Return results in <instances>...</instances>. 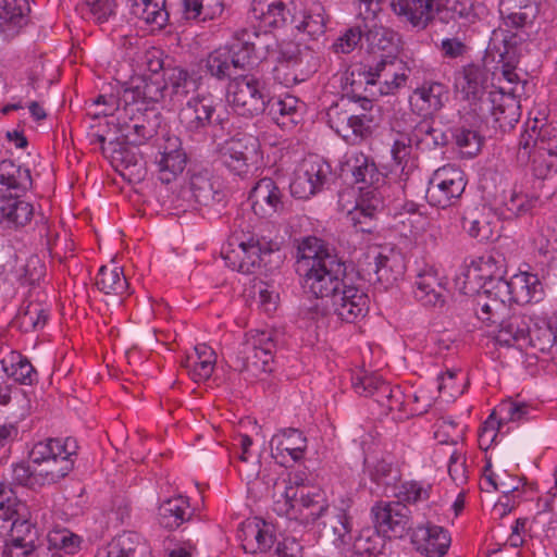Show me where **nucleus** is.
Returning <instances> with one entry per match:
<instances>
[{
  "instance_id": "nucleus-1",
  "label": "nucleus",
  "mask_w": 557,
  "mask_h": 557,
  "mask_svg": "<svg viewBox=\"0 0 557 557\" xmlns=\"http://www.w3.org/2000/svg\"><path fill=\"white\" fill-rule=\"evenodd\" d=\"M298 261L305 268L304 288L317 298H333L345 282V264L322 248L318 238H307L299 247Z\"/></svg>"
},
{
  "instance_id": "nucleus-2",
  "label": "nucleus",
  "mask_w": 557,
  "mask_h": 557,
  "mask_svg": "<svg viewBox=\"0 0 557 557\" xmlns=\"http://www.w3.org/2000/svg\"><path fill=\"white\" fill-rule=\"evenodd\" d=\"M283 491L275 494L274 510L280 516L300 521L304 524L320 522L330 505L322 492L305 485L299 474L284 481Z\"/></svg>"
},
{
  "instance_id": "nucleus-3",
  "label": "nucleus",
  "mask_w": 557,
  "mask_h": 557,
  "mask_svg": "<svg viewBox=\"0 0 557 557\" xmlns=\"http://www.w3.org/2000/svg\"><path fill=\"white\" fill-rule=\"evenodd\" d=\"M358 101L361 102V112H359L357 101L349 98L341 99L326 111L330 127L351 145L361 144L373 134L377 126L372 101L366 97L358 98Z\"/></svg>"
},
{
  "instance_id": "nucleus-4",
  "label": "nucleus",
  "mask_w": 557,
  "mask_h": 557,
  "mask_svg": "<svg viewBox=\"0 0 557 557\" xmlns=\"http://www.w3.org/2000/svg\"><path fill=\"white\" fill-rule=\"evenodd\" d=\"M550 336L549 323L535 322L529 315L512 313L499 321L495 338L499 345L513 346L536 356L537 350L549 345Z\"/></svg>"
},
{
  "instance_id": "nucleus-5",
  "label": "nucleus",
  "mask_w": 557,
  "mask_h": 557,
  "mask_svg": "<svg viewBox=\"0 0 557 557\" xmlns=\"http://www.w3.org/2000/svg\"><path fill=\"white\" fill-rule=\"evenodd\" d=\"M29 460L34 463L35 482L39 483V486L58 482L74 467L67 443L58 438L37 443L29 453Z\"/></svg>"
},
{
  "instance_id": "nucleus-6",
  "label": "nucleus",
  "mask_w": 557,
  "mask_h": 557,
  "mask_svg": "<svg viewBox=\"0 0 557 557\" xmlns=\"http://www.w3.org/2000/svg\"><path fill=\"white\" fill-rule=\"evenodd\" d=\"M8 486L0 483V520L12 521L11 540L4 546L3 555L7 557H26L35 549V531L23 515L26 510L24 504L15 498L7 497Z\"/></svg>"
},
{
  "instance_id": "nucleus-7",
  "label": "nucleus",
  "mask_w": 557,
  "mask_h": 557,
  "mask_svg": "<svg viewBox=\"0 0 557 557\" xmlns=\"http://www.w3.org/2000/svg\"><path fill=\"white\" fill-rule=\"evenodd\" d=\"M253 52L255 44L250 40V33L243 30L236 42L220 47L208 55L206 69L218 79L234 77L237 70H245L252 63Z\"/></svg>"
},
{
  "instance_id": "nucleus-8",
  "label": "nucleus",
  "mask_w": 557,
  "mask_h": 557,
  "mask_svg": "<svg viewBox=\"0 0 557 557\" xmlns=\"http://www.w3.org/2000/svg\"><path fill=\"white\" fill-rule=\"evenodd\" d=\"M220 154L231 172L247 175L260 161L259 139L251 134L238 133L222 145Z\"/></svg>"
},
{
  "instance_id": "nucleus-9",
  "label": "nucleus",
  "mask_w": 557,
  "mask_h": 557,
  "mask_svg": "<svg viewBox=\"0 0 557 557\" xmlns=\"http://www.w3.org/2000/svg\"><path fill=\"white\" fill-rule=\"evenodd\" d=\"M230 101L237 114L257 116L267 110L268 97L262 83L253 75L234 76L228 86Z\"/></svg>"
},
{
  "instance_id": "nucleus-10",
  "label": "nucleus",
  "mask_w": 557,
  "mask_h": 557,
  "mask_svg": "<svg viewBox=\"0 0 557 557\" xmlns=\"http://www.w3.org/2000/svg\"><path fill=\"white\" fill-rule=\"evenodd\" d=\"M466 185L462 170L454 165H445L433 173L426 189V200L437 208L445 209L454 206L465 191Z\"/></svg>"
},
{
  "instance_id": "nucleus-11",
  "label": "nucleus",
  "mask_w": 557,
  "mask_h": 557,
  "mask_svg": "<svg viewBox=\"0 0 557 557\" xmlns=\"http://www.w3.org/2000/svg\"><path fill=\"white\" fill-rule=\"evenodd\" d=\"M273 348L274 343L270 334L261 332L243 345L233 360V367L239 372L250 373L251 377L268 373L271 371L269 366L273 360Z\"/></svg>"
},
{
  "instance_id": "nucleus-12",
  "label": "nucleus",
  "mask_w": 557,
  "mask_h": 557,
  "mask_svg": "<svg viewBox=\"0 0 557 557\" xmlns=\"http://www.w3.org/2000/svg\"><path fill=\"white\" fill-rule=\"evenodd\" d=\"M126 117L120 122L124 139L132 145H143L152 138L160 126V119L154 109L126 103Z\"/></svg>"
},
{
  "instance_id": "nucleus-13",
  "label": "nucleus",
  "mask_w": 557,
  "mask_h": 557,
  "mask_svg": "<svg viewBox=\"0 0 557 557\" xmlns=\"http://www.w3.org/2000/svg\"><path fill=\"white\" fill-rule=\"evenodd\" d=\"M409 69L396 57L383 55L374 65L364 66L362 75L369 86H379L380 95H389L404 86Z\"/></svg>"
},
{
  "instance_id": "nucleus-14",
  "label": "nucleus",
  "mask_w": 557,
  "mask_h": 557,
  "mask_svg": "<svg viewBox=\"0 0 557 557\" xmlns=\"http://www.w3.org/2000/svg\"><path fill=\"white\" fill-rule=\"evenodd\" d=\"M215 111L212 99L196 95L181 108L178 121L187 133L202 134L213 124H221L222 120L215 116Z\"/></svg>"
},
{
  "instance_id": "nucleus-15",
  "label": "nucleus",
  "mask_w": 557,
  "mask_h": 557,
  "mask_svg": "<svg viewBox=\"0 0 557 557\" xmlns=\"http://www.w3.org/2000/svg\"><path fill=\"white\" fill-rule=\"evenodd\" d=\"M479 110L481 113H491L493 127L500 133L511 131L521 116L520 101L512 94L502 90L490 91Z\"/></svg>"
},
{
  "instance_id": "nucleus-16",
  "label": "nucleus",
  "mask_w": 557,
  "mask_h": 557,
  "mask_svg": "<svg viewBox=\"0 0 557 557\" xmlns=\"http://www.w3.org/2000/svg\"><path fill=\"white\" fill-rule=\"evenodd\" d=\"M331 173L330 165L319 158L305 159L295 172L290 193L298 199H308L321 190Z\"/></svg>"
},
{
  "instance_id": "nucleus-17",
  "label": "nucleus",
  "mask_w": 557,
  "mask_h": 557,
  "mask_svg": "<svg viewBox=\"0 0 557 557\" xmlns=\"http://www.w3.org/2000/svg\"><path fill=\"white\" fill-rule=\"evenodd\" d=\"M539 120L532 122V126L521 135L518 145L517 159L521 164H527L532 158V149L557 153V124H542Z\"/></svg>"
},
{
  "instance_id": "nucleus-18",
  "label": "nucleus",
  "mask_w": 557,
  "mask_h": 557,
  "mask_svg": "<svg viewBox=\"0 0 557 557\" xmlns=\"http://www.w3.org/2000/svg\"><path fill=\"white\" fill-rule=\"evenodd\" d=\"M375 530L384 535L401 537L410 528V510L399 502H380L372 507Z\"/></svg>"
},
{
  "instance_id": "nucleus-19",
  "label": "nucleus",
  "mask_w": 557,
  "mask_h": 557,
  "mask_svg": "<svg viewBox=\"0 0 557 557\" xmlns=\"http://www.w3.org/2000/svg\"><path fill=\"white\" fill-rule=\"evenodd\" d=\"M273 252L269 245L262 246L259 240L250 238L248 242L239 243L235 248L224 252V259L228 267L242 273H253L267 262Z\"/></svg>"
},
{
  "instance_id": "nucleus-20",
  "label": "nucleus",
  "mask_w": 557,
  "mask_h": 557,
  "mask_svg": "<svg viewBox=\"0 0 557 557\" xmlns=\"http://www.w3.org/2000/svg\"><path fill=\"white\" fill-rule=\"evenodd\" d=\"M334 313L345 322H354L366 315L369 309V297L360 288L348 285L345 281L331 299Z\"/></svg>"
},
{
  "instance_id": "nucleus-21",
  "label": "nucleus",
  "mask_w": 557,
  "mask_h": 557,
  "mask_svg": "<svg viewBox=\"0 0 557 557\" xmlns=\"http://www.w3.org/2000/svg\"><path fill=\"white\" fill-rule=\"evenodd\" d=\"M157 175L161 183L174 182L186 168L187 157L181 147L178 138H168L162 150L158 152L154 160Z\"/></svg>"
},
{
  "instance_id": "nucleus-22",
  "label": "nucleus",
  "mask_w": 557,
  "mask_h": 557,
  "mask_svg": "<svg viewBox=\"0 0 557 557\" xmlns=\"http://www.w3.org/2000/svg\"><path fill=\"white\" fill-rule=\"evenodd\" d=\"M253 212L261 218H270L284 209L283 194L276 183L269 177L261 178L249 194Z\"/></svg>"
},
{
  "instance_id": "nucleus-23",
  "label": "nucleus",
  "mask_w": 557,
  "mask_h": 557,
  "mask_svg": "<svg viewBox=\"0 0 557 557\" xmlns=\"http://www.w3.org/2000/svg\"><path fill=\"white\" fill-rule=\"evenodd\" d=\"M185 194H189L195 205L205 207L220 202L223 198L220 182L205 169L191 171L188 189L183 190Z\"/></svg>"
},
{
  "instance_id": "nucleus-24",
  "label": "nucleus",
  "mask_w": 557,
  "mask_h": 557,
  "mask_svg": "<svg viewBox=\"0 0 557 557\" xmlns=\"http://www.w3.org/2000/svg\"><path fill=\"white\" fill-rule=\"evenodd\" d=\"M164 79L168 97L173 102H183L198 95L201 77L182 67H169L164 70Z\"/></svg>"
},
{
  "instance_id": "nucleus-25",
  "label": "nucleus",
  "mask_w": 557,
  "mask_h": 557,
  "mask_svg": "<svg viewBox=\"0 0 557 557\" xmlns=\"http://www.w3.org/2000/svg\"><path fill=\"white\" fill-rule=\"evenodd\" d=\"M243 548L246 554H267L274 545L271 527L261 519L247 520L243 523Z\"/></svg>"
},
{
  "instance_id": "nucleus-26",
  "label": "nucleus",
  "mask_w": 557,
  "mask_h": 557,
  "mask_svg": "<svg viewBox=\"0 0 557 557\" xmlns=\"http://www.w3.org/2000/svg\"><path fill=\"white\" fill-rule=\"evenodd\" d=\"M417 553L423 555L436 554L443 557L451 543L450 534L440 525L419 528L411 540Z\"/></svg>"
},
{
  "instance_id": "nucleus-27",
  "label": "nucleus",
  "mask_w": 557,
  "mask_h": 557,
  "mask_svg": "<svg viewBox=\"0 0 557 557\" xmlns=\"http://www.w3.org/2000/svg\"><path fill=\"white\" fill-rule=\"evenodd\" d=\"M168 96L166 81L157 77L143 78L140 82L123 94L125 103H133L139 107H147L150 102H158Z\"/></svg>"
},
{
  "instance_id": "nucleus-28",
  "label": "nucleus",
  "mask_w": 557,
  "mask_h": 557,
  "mask_svg": "<svg viewBox=\"0 0 557 557\" xmlns=\"http://www.w3.org/2000/svg\"><path fill=\"white\" fill-rule=\"evenodd\" d=\"M497 294L508 295V300L517 304H529L536 293L539 280L535 275L529 273H519L509 281H499L496 284Z\"/></svg>"
},
{
  "instance_id": "nucleus-29",
  "label": "nucleus",
  "mask_w": 557,
  "mask_h": 557,
  "mask_svg": "<svg viewBox=\"0 0 557 557\" xmlns=\"http://www.w3.org/2000/svg\"><path fill=\"white\" fill-rule=\"evenodd\" d=\"M469 273H473L474 276L483 280V287L494 281L497 284L499 281H504L506 273L505 256L497 250L487 251L471 262Z\"/></svg>"
},
{
  "instance_id": "nucleus-30",
  "label": "nucleus",
  "mask_w": 557,
  "mask_h": 557,
  "mask_svg": "<svg viewBox=\"0 0 557 557\" xmlns=\"http://www.w3.org/2000/svg\"><path fill=\"white\" fill-rule=\"evenodd\" d=\"M434 0H393V11L413 27L424 29L433 18Z\"/></svg>"
},
{
  "instance_id": "nucleus-31",
  "label": "nucleus",
  "mask_w": 557,
  "mask_h": 557,
  "mask_svg": "<svg viewBox=\"0 0 557 557\" xmlns=\"http://www.w3.org/2000/svg\"><path fill=\"white\" fill-rule=\"evenodd\" d=\"M112 159L121 166L123 176H127L129 181H141L146 174L145 162L143 157L133 148L123 144L110 141Z\"/></svg>"
},
{
  "instance_id": "nucleus-32",
  "label": "nucleus",
  "mask_w": 557,
  "mask_h": 557,
  "mask_svg": "<svg viewBox=\"0 0 557 557\" xmlns=\"http://www.w3.org/2000/svg\"><path fill=\"white\" fill-rule=\"evenodd\" d=\"M215 362L216 355L213 349L206 344H198L194 348V354L187 355L182 366L188 370L195 382H199L212 375Z\"/></svg>"
},
{
  "instance_id": "nucleus-33",
  "label": "nucleus",
  "mask_w": 557,
  "mask_h": 557,
  "mask_svg": "<svg viewBox=\"0 0 557 557\" xmlns=\"http://www.w3.org/2000/svg\"><path fill=\"white\" fill-rule=\"evenodd\" d=\"M448 99L447 88L441 83H429L413 91L412 100L420 114L438 112Z\"/></svg>"
},
{
  "instance_id": "nucleus-34",
  "label": "nucleus",
  "mask_w": 557,
  "mask_h": 557,
  "mask_svg": "<svg viewBox=\"0 0 557 557\" xmlns=\"http://www.w3.org/2000/svg\"><path fill=\"white\" fill-rule=\"evenodd\" d=\"M485 75L480 66L469 64L462 69V71L456 77L455 86L458 91L463 95V98L470 101H482L484 91Z\"/></svg>"
},
{
  "instance_id": "nucleus-35",
  "label": "nucleus",
  "mask_w": 557,
  "mask_h": 557,
  "mask_svg": "<svg viewBox=\"0 0 557 557\" xmlns=\"http://www.w3.org/2000/svg\"><path fill=\"white\" fill-rule=\"evenodd\" d=\"M306 437L297 429H286L273 435L270 446L274 458L287 453L293 460H298L306 449Z\"/></svg>"
},
{
  "instance_id": "nucleus-36",
  "label": "nucleus",
  "mask_w": 557,
  "mask_h": 557,
  "mask_svg": "<svg viewBox=\"0 0 557 557\" xmlns=\"http://www.w3.org/2000/svg\"><path fill=\"white\" fill-rule=\"evenodd\" d=\"M146 541L135 532H124L114 537L108 545L107 557L146 556L150 554Z\"/></svg>"
},
{
  "instance_id": "nucleus-37",
  "label": "nucleus",
  "mask_w": 557,
  "mask_h": 557,
  "mask_svg": "<svg viewBox=\"0 0 557 557\" xmlns=\"http://www.w3.org/2000/svg\"><path fill=\"white\" fill-rule=\"evenodd\" d=\"M366 41L372 52L382 51L385 55L396 57L399 50V35L386 27L374 25L364 34Z\"/></svg>"
},
{
  "instance_id": "nucleus-38",
  "label": "nucleus",
  "mask_w": 557,
  "mask_h": 557,
  "mask_svg": "<svg viewBox=\"0 0 557 557\" xmlns=\"http://www.w3.org/2000/svg\"><path fill=\"white\" fill-rule=\"evenodd\" d=\"M502 13H507L506 24L513 27L525 26L535 18L537 13L533 0H502Z\"/></svg>"
},
{
  "instance_id": "nucleus-39",
  "label": "nucleus",
  "mask_w": 557,
  "mask_h": 557,
  "mask_svg": "<svg viewBox=\"0 0 557 557\" xmlns=\"http://www.w3.org/2000/svg\"><path fill=\"white\" fill-rule=\"evenodd\" d=\"M347 165L355 178V183L361 184L360 189L374 186L382 180L375 163L363 153L352 156L347 161Z\"/></svg>"
},
{
  "instance_id": "nucleus-40",
  "label": "nucleus",
  "mask_w": 557,
  "mask_h": 557,
  "mask_svg": "<svg viewBox=\"0 0 557 557\" xmlns=\"http://www.w3.org/2000/svg\"><path fill=\"white\" fill-rule=\"evenodd\" d=\"M251 11L268 26L278 27L285 24L289 10L281 0H253Z\"/></svg>"
},
{
  "instance_id": "nucleus-41",
  "label": "nucleus",
  "mask_w": 557,
  "mask_h": 557,
  "mask_svg": "<svg viewBox=\"0 0 557 557\" xmlns=\"http://www.w3.org/2000/svg\"><path fill=\"white\" fill-rule=\"evenodd\" d=\"M34 213L29 202L17 199V196L0 201V222H7L15 227L27 224Z\"/></svg>"
},
{
  "instance_id": "nucleus-42",
  "label": "nucleus",
  "mask_w": 557,
  "mask_h": 557,
  "mask_svg": "<svg viewBox=\"0 0 557 557\" xmlns=\"http://www.w3.org/2000/svg\"><path fill=\"white\" fill-rule=\"evenodd\" d=\"M165 2V0H134L133 14L160 29L169 20Z\"/></svg>"
},
{
  "instance_id": "nucleus-43",
  "label": "nucleus",
  "mask_w": 557,
  "mask_h": 557,
  "mask_svg": "<svg viewBox=\"0 0 557 557\" xmlns=\"http://www.w3.org/2000/svg\"><path fill=\"white\" fill-rule=\"evenodd\" d=\"M27 12L28 0H0V26L3 32H14L25 25Z\"/></svg>"
},
{
  "instance_id": "nucleus-44",
  "label": "nucleus",
  "mask_w": 557,
  "mask_h": 557,
  "mask_svg": "<svg viewBox=\"0 0 557 557\" xmlns=\"http://www.w3.org/2000/svg\"><path fill=\"white\" fill-rule=\"evenodd\" d=\"M0 362L4 373L16 382L25 385L34 383L36 370L21 354L10 351Z\"/></svg>"
},
{
  "instance_id": "nucleus-45",
  "label": "nucleus",
  "mask_w": 557,
  "mask_h": 557,
  "mask_svg": "<svg viewBox=\"0 0 557 557\" xmlns=\"http://www.w3.org/2000/svg\"><path fill=\"white\" fill-rule=\"evenodd\" d=\"M0 184L7 186L8 189L25 191L32 186V176L28 169L16 165L11 160L0 162Z\"/></svg>"
},
{
  "instance_id": "nucleus-46",
  "label": "nucleus",
  "mask_w": 557,
  "mask_h": 557,
  "mask_svg": "<svg viewBox=\"0 0 557 557\" xmlns=\"http://www.w3.org/2000/svg\"><path fill=\"white\" fill-rule=\"evenodd\" d=\"M298 106V99L290 95L271 97L267 101L265 112L276 124L286 125L288 122L295 123Z\"/></svg>"
},
{
  "instance_id": "nucleus-47",
  "label": "nucleus",
  "mask_w": 557,
  "mask_h": 557,
  "mask_svg": "<svg viewBox=\"0 0 557 557\" xmlns=\"http://www.w3.org/2000/svg\"><path fill=\"white\" fill-rule=\"evenodd\" d=\"M483 210H485L483 208ZM491 212H470L463 216V227L468 234L481 242L498 237L496 226L490 220Z\"/></svg>"
},
{
  "instance_id": "nucleus-48",
  "label": "nucleus",
  "mask_w": 557,
  "mask_h": 557,
  "mask_svg": "<svg viewBox=\"0 0 557 557\" xmlns=\"http://www.w3.org/2000/svg\"><path fill=\"white\" fill-rule=\"evenodd\" d=\"M304 55H296L280 63L275 67V78L285 86H292L304 82L314 70L311 66L302 69Z\"/></svg>"
},
{
  "instance_id": "nucleus-49",
  "label": "nucleus",
  "mask_w": 557,
  "mask_h": 557,
  "mask_svg": "<svg viewBox=\"0 0 557 557\" xmlns=\"http://www.w3.org/2000/svg\"><path fill=\"white\" fill-rule=\"evenodd\" d=\"M374 273L379 282L385 287L392 286L404 274V264L401 259L396 256H385L379 253L375 258Z\"/></svg>"
},
{
  "instance_id": "nucleus-50",
  "label": "nucleus",
  "mask_w": 557,
  "mask_h": 557,
  "mask_svg": "<svg viewBox=\"0 0 557 557\" xmlns=\"http://www.w3.org/2000/svg\"><path fill=\"white\" fill-rule=\"evenodd\" d=\"M96 285L99 290L107 295H121L128 288L123 270L117 265L113 268L102 265L96 277Z\"/></svg>"
},
{
  "instance_id": "nucleus-51",
  "label": "nucleus",
  "mask_w": 557,
  "mask_h": 557,
  "mask_svg": "<svg viewBox=\"0 0 557 557\" xmlns=\"http://www.w3.org/2000/svg\"><path fill=\"white\" fill-rule=\"evenodd\" d=\"M497 293L494 297L491 295V290L485 288L484 296L480 295L478 300L476 310L478 318L483 322L491 324H498L504 318V313L507 310L505 299H498Z\"/></svg>"
},
{
  "instance_id": "nucleus-52",
  "label": "nucleus",
  "mask_w": 557,
  "mask_h": 557,
  "mask_svg": "<svg viewBox=\"0 0 557 557\" xmlns=\"http://www.w3.org/2000/svg\"><path fill=\"white\" fill-rule=\"evenodd\" d=\"M326 535L331 533L335 536L334 543L344 542L345 536L349 533V520L344 509L337 507H329L327 513L321 519Z\"/></svg>"
},
{
  "instance_id": "nucleus-53",
  "label": "nucleus",
  "mask_w": 557,
  "mask_h": 557,
  "mask_svg": "<svg viewBox=\"0 0 557 557\" xmlns=\"http://www.w3.org/2000/svg\"><path fill=\"white\" fill-rule=\"evenodd\" d=\"M387 542L385 535L377 530L370 532L363 531L356 540L354 548L357 555H368L377 557L386 554Z\"/></svg>"
},
{
  "instance_id": "nucleus-54",
  "label": "nucleus",
  "mask_w": 557,
  "mask_h": 557,
  "mask_svg": "<svg viewBox=\"0 0 557 557\" xmlns=\"http://www.w3.org/2000/svg\"><path fill=\"white\" fill-rule=\"evenodd\" d=\"M325 28V9L321 2H312L304 15L299 29H302L311 37H319L324 34Z\"/></svg>"
},
{
  "instance_id": "nucleus-55",
  "label": "nucleus",
  "mask_w": 557,
  "mask_h": 557,
  "mask_svg": "<svg viewBox=\"0 0 557 557\" xmlns=\"http://www.w3.org/2000/svg\"><path fill=\"white\" fill-rule=\"evenodd\" d=\"M502 42L504 44V50H499V63H502L503 76L509 83H517L519 81L518 74L515 69L518 64V55L516 50V35L515 36H503Z\"/></svg>"
},
{
  "instance_id": "nucleus-56",
  "label": "nucleus",
  "mask_w": 557,
  "mask_h": 557,
  "mask_svg": "<svg viewBox=\"0 0 557 557\" xmlns=\"http://www.w3.org/2000/svg\"><path fill=\"white\" fill-rule=\"evenodd\" d=\"M48 543L50 548L75 555L81 548L82 539L67 529H57L48 533Z\"/></svg>"
},
{
  "instance_id": "nucleus-57",
  "label": "nucleus",
  "mask_w": 557,
  "mask_h": 557,
  "mask_svg": "<svg viewBox=\"0 0 557 557\" xmlns=\"http://www.w3.org/2000/svg\"><path fill=\"white\" fill-rule=\"evenodd\" d=\"M533 173L540 180H550L557 174V153L532 149Z\"/></svg>"
},
{
  "instance_id": "nucleus-58",
  "label": "nucleus",
  "mask_w": 557,
  "mask_h": 557,
  "mask_svg": "<svg viewBox=\"0 0 557 557\" xmlns=\"http://www.w3.org/2000/svg\"><path fill=\"white\" fill-rule=\"evenodd\" d=\"M47 313L39 304H29L17 317V324L24 332H32L44 327Z\"/></svg>"
},
{
  "instance_id": "nucleus-59",
  "label": "nucleus",
  "mask_w": 557,
  "mask_h": 557,
  "mask_svg": "<svg viewBox=\"0 0 557 557\" xmlns=\"http://www.w3.org/2000/svg\"><path fill=\"white\" fill-rule=\"evenodd\" d=\"M454 139L460 153L466 157H473L481 149L482 140L475 131L458 127L454 131Z\"/></svg>"
},
{
  "instance_id": "nucleus-60",
  "label": "nucleus",
  "mask_w": 557,
  "mask_h": 557,
  "mask_svg": "<svg viewBox=\"0 0 557 557\" xmlns=\"http://www.w3.org/2000/svg\"><path fill=\"white\" fill-rule=\"evenodd\" d=\"M384 381L375 373L360 370L351 377L352 388L358 395L373 397Z\"/></svg>"
},
{
  "instance_id": "nucleus-61",
  "label": "nucleus",
  "mask_w": 557,
  "mask_h": 557,
  "mask_svg": "<svg viewBox=\"0 0 557 557\" xmlns=\"http://www.w3.org/2000/svg\"><path fill=\"white\" fill-rule=\"evenodd\" d=\"M444 292L445 287L442 282L435 283L434 286L433 284H422V287L416 288L414 296L423 306L442 307L445 302Z\"/></svg>"
},
{
  "instance_id": "nucleus-62",
  "label": "nucleus",
  "mask_w": 557,
  "mask_h": 557,
  "mask_svg": "<svg viewBox=\"0 0 557 557\" xmlns=\"http://www.w3.org/2000/svg\"><path fill=\"white\" fill-rule=\"evenodd\" d=\"M251 297L265 312L276 309L278 294L271 289L267 283L259 282L255 284L251 288Z\"/></svg>"
},
{
  "instance_id": "nucleus-63",
  "label": "nucleus",
  "mask_w": 557,
  "mask_h": 557,
  "mask_svg": "<svg viewBox=\"0 0 557 557\" xmlns=\"http://www.w3.org/2000/svg\"><path fill=\"white\" fill-rule=\"evenodd\" d=\"M401 397L403 395L399 388L397 386H391L385 381L380 385L379 391L373 396L374 400L379 405L386 407L388 410H394L396 408L400 410V406L403 404Z\"/></svg>"
},
{
  "instance_id": "nucleus-64",
  "label": "nucleus",
  "mask_w": 557,
  "mask_h": 557,
  "mask_svg": "<svg viewBox=\"0 0 557 557\" xmlns=\"http://www.w3.org/2000/svg\"><path fill=\"white\" fill-rule=\"evenodd\" d=\"M371 478L377 484L392 486L398 481L399 472L392 462L382 459L372 467Z\"/></svg>"
}]
</instances>
